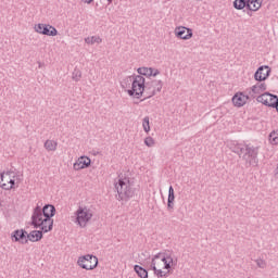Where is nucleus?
<instances>
[{"label": "nucleus", "mask_w": 278, "mask_h": 278, "mask_svg": "<svg viewBox=\"0 0 278 278\" xmlns=\"http://www.w3.org/2000/svg\"><path fill=\"white\" fill-rule=\"evenodd\" d=\"M126 92L129 97H135V99H140V97H144V99H151V97H155L157 92H162V80H150L146 81L143 76H129L122 83V88H128Z\"/></svg>", "instance_id": "1"}, {"label": "nucleus", "mask_w": 278, "mask_h": 278, "mask_svg": "<svg viewBox=\"0 0 278 278\" xmlns=\"http://www.w3.org/2000/svg\"><path fill=\"white\" fill-rule=\"evenodd\" d=\"M230 151L236 153L245 162L247 166H257L260 159L257 155L260 153V148L254 146H249L244 143L232 142L229 146Z\"/></svg>", "instance_id": "2"}, {"label": "nucleus", "mask_w": 278, "mask_h": 278, "mask_svg": "<svg viewBox=\"0 0 278 278\" xmlns=\"http://www.w3.org/2000/svg\"><path fill=\"white\" fill-rule=\"evenodd\" d=\"M30 225L34 229H40L43 233H49V231L53 230V219L45 222V217H42V207L38 204L33 211Z\"/></svg>", "instance_id": "3"}, {"label": "nucleus", "mask_w": 278, "mask_h": 278, "mask_svg": "<svg viewBox=\"0 0 278 278\" xmlns=\"http://www.w3.org/2000/svg\"><path fill=\"white\" fill-rule=\"evenodd\" d=\"M115 190L118 201H129V199L134 197V187H131V181L127 177L119 178L118 181L115 182Z\"/></svg>", "instance_id": "4"}, {"label": "nucleus", "mask_w": 278, "mask_h": 278, "mask_svg": "<svg viewBox=\"0 0 278 278\" xmlns=\"http://www.w3.org/2000/svg\"><path fill=\"white\" fill-rule=\"evenodd\" d=\"M159 262H162L164 264L165 270H170L173 266H177V261L173 260V257L170 256V253L160 252L156 255H154L150 265V268L154 270V273H157Z\"/></svg>", "instance_id": "5"}, {"label": "nucleus", "mask_w": 278, "mask_h": 278, "mask_svg": "<svg viewBox=\"0 0 278 278\" xmlns=\"http://www.w3.org/2000/svg\"><path fill=\"white\" fill-rule=\"evenodd\" d=\"M92 220V211L87 206H79L76 211V223L84 228Z\"/></svg>", "instance_id": "6"}, {"label": "nucleus", "mask_w": 278, "mask_h": 278, "mask_svg": "<svg viewBox=\"0 0 278 278\" xmlns=\"http://www.w3.org/2000/svg\"><path fill=\"white\" fill-rule=\"evenodd\" d=\"M80 268L84 270H94L99 266V258L92 254L80 256L77 262Z\"/></svg>", "instance_id": "7"}, {"label": "nucleus", "mask_w": 278, "mask_h": 278, "mask_svg": "<svg viewBox=\"0 0 278 278\" xmlns=\"http://www.w3.org/2000/svg\"><path fill=\"white\" fill-rule=\"evenodd\" d=\"M35 31L42 36H58V29L50 24H37L35 25Z\"/></svg>", "instance_id": "8"}, {"label": "nucleus", "mask_w": 278, "mask_h": 278, "mask_svg": "<svg viewBox=\"0 0 278 278\" xmlns=\"http://www.w3.org/2000/svg\"><path fill=\"white\" fill-rule=\"evenodd\" d=\"M277 94H273L270 92L262 93L256 98V101L258 103H263V105H266L267 108H275L274 103H277Z\"/></svg>", "instance_id": "9"}, {"label": "nucleus", "mask_w": 278, "mask_h": 278, "mask_svg": "<svg viewBox=\"0 0 278 278\" xmlns=\"http://www.w3.org/2000/svg\"><path fill=\"white\" fill-rule=\"evenodd\" d=\"M271 70L267 65L260 66L254 73L255 81H266L270 77Z\"/></svg>", "instance_id": "10"}, {"label": "nucleus", "mask_w": 278, "mask_h": 278, "mask_svg": "<svg viewBox=\"0 0 278 278\" xmlns=\"http://www.w3.org/2000/svg\"><path fill=\"white\" fill-rule=\"evenodd\" d=\"M12 242H20V244H27V231L25 229L14 230L11 235Z\"/></svg>", "instance_id": "11"}, {"label": "nucleus", "mask_w": 278, "mask_h": 278, "mask_svg": "<svg viewBox=\"0 0 278 278\" xmlns=\"http://www.w3.org/2000/svg\"><path fill=\"white\" fill-rule=\"evenodd\" d=\"M175 36L176 38H180V40H190L192 38V28L178 26L175 28Z\"/></svg>", "instance_id": "12"}, {"label": "nucleus", "mask_w": 278, "mask_h": 278, "mask_svg": "<svg viewBox=\"0 0 278 278\" xmlns=\"http://www.w3.org/2000/svg\"><path fill=\"white\" fill-rule=\"evenodd\" d=\"M41 216L42 218H45L46 223H49L50 219H53V217L55 216V206L52 204H46L41 208Z\"/></svg>", "instance_id": "13"}, {"label": "nucleus", "mask_w": 278, "mask_h": 278, "mask_svg": "<svg viewBox=\"0 0 278 278\" xmlns=\"http://www.w3.org/2000/svg\"><path fill=\"white\" fill-rule=\"evenodd\" d=\"M249 99H251V94H244L242 92L240 93H236L232 97V103L233 105H236V108H242L243 105L247 104V102L249 101Z\"/></svg>", "instance_id": "14"}, {"label": "nucleus", "mask_w": 278, "mask_h": 278, "mask_svg": "<svg viewBox=\"0 0 278 278\" xmlns=\"http://www.w3.org/2000/svg\"><path fill=\"white\" fill-rule=\"evenodd\" d=\"M90 164H92V161L88 156H80L78 160L74 163V170H81L84 168H89Z\"/></svg>", "instance_id": "15"}, {"label": "nucleus", "mask_w": 278, "mask_h": 278, "mask_svg": "<svg viewBox=\"0 0 278 278\" xmlns=\"http://www.w3.org/2000/svg\"><path fill=\"white\" fill-rule=\"evenodd\" d=\"M266 90V83H257L256 85L252 86L249 94L252 99H255L257 96L255 94H262Z\"/></svg>", "instance_id": "16"}, {"label": "nucleus", "mask_w": 278, "mask_h": 278, "mask_svg": "<svg viewBox=\"0 0 278 278\" xmlns=\"http://www.w3.org/2000/svg\"><path fill=\"white\" fill-rule=\"evenodd\" d=\"M167 210L168 212H173V210H175V189L173 186L168 189Z\"/></svg>", "instance_id": "17"}, {"label": "nucleus", "mask_w": 278, "mask_h": 278, "mask_svg": "<svg viewBox=\"0 0 278 278\" xmlns=\"http://www.w3.org/2000/svg\"><path fill=\"white\" fill-rule=\"evenodd\" d=\"M42 230H33L26 235V238L30 242H40L42 240Z\"/></svg>", "instance_id": "18"}, {"label": "nucleus", "mask_w": 278, "mask_h": 278, "mask_svg": "<svg viewBox=\"0 0 278 278\" xmlns=\"http://www.w3.org/2000/svg\"><path fill=\"white\" fill-rule=\"evenodd\" d=\"M11 178L16 179V175L13 170L0 174V186L1 184H10Z\"/></svg>", "instance_id": "19"}, {"label": "nucleus", "mask_w": 278, "mask_h": 278, "mask_svg": "<svg viewBox=\"0 0 278 278\" xmlns=\"http://www.w3.org/2000/svg\"><path fill=\"white\" fill-rule=\"evenodd\" d=\"M250 1L249 0H235L233 1V8L235 10H244V8H247V10L251 9V4H249Z\"/></svg>", "instance_id": "20"}, {"label": "nucleus", "mask_w": 278, "mask_h": 278, "mask_svg": "<svg viewBox=\"0 0 278 278\" xmlns=\"http://www.w3.org/2000/svg\"><path fill=\"white\" fill-rule=\"evenodd\" d=\"M134 270L138 275V277H140V278H149V271L144 267H142V266L135 265L134 266Z\"/></svg>", "instance_id": "21"}, {"label": "nucleus", "mask_w": 278, "mask_h": 278, "mask_svg": "<svg viewBox=\"0 0 278 278\" xmlns=\"http://www.w3.org/2000/svg\"><path fill=\"white\" fill-rule=\"evenodd\" d=\"M138 74L140 77H142V75L144 77H151L152 73H153V67H139L137 70Z\"/></svg>", "instance_id": "22"}, {"label": "nucleus", "mask_w": 278, "mask_h": 278, "mask_svg": "<svg viewBox=\"0 0 278 278\" xmlns=\"http://www.w3.org/2000/svg\"><path fill=\"white\" fill-rule=\"evenodd\" d=\"M15 186H16V179L14 178H11L9 180V184L3 182L0 185L2 190H14V188H16Z\"/></svg>", "instance_id": "23"}, {"label": "nucleus", "mask_w": 278, "mask_h": 278, "mask_svg": "<svg viewBox=\"0 0 278 278\" xmlns=\"http://www.w3.org/2000/svg\"><path fill=\"white\" fill-rule=\"evenodd\" d=\"M85 42L87 45H101V42H103V39H101V37L92 36L85 38Z\"/></svg>", "instance_id": "24"}, {"label": "nucleus", "mask_w": 278, "mask_h": 278, "mask_svg": "<svg viewBox=\"0 0 278 278\" xmlns=\"http://www.w3.org/2000/svg\"><path fill=\"white\" fill-rule=\"evenodd\" d=\"M45 149H47V151H55L58 149V142L53 140H47L45 142Z\"/></svg>", "instance_id": "25"}, {"label": "nucleus", "mask_w": 278, "mask_h": 278, "mask_svg": "<svg viewBox=\"0 0 278 278\" xmlns=\"http://www.w3.org/2000/svg\"><path fill=\"white\" fill-rule=\"evenodd\" d=\"M142 127H143V130L146 131V134H149V131H151V125L149 123V116H146L143 118Z\"/></svg>", "instance_id": "26"}, {"label": "nucleus", "mask_w": 278, "mask_h": 278, "mask_svg": "<svg viewBox=\"0 0 278 278\" xmlns=\"http://www.w3.org/2000/svg\"><path fill=\"white\" fill-rule=\"evenodd\" d=\"M269 140L273 144H278V130H274L269 134Z\"/></svg>", "instance_id": "27"}, {"label": "nucleus", "mask_w": 278, "mask_h": 278, "mask_svg": "<svg viewBox=\"0 0 278 278\" xmlns=\"http://www.w3.org/2000/svg\"><path fill=\"white\" fill-rule=\"evenodd\" d=\"M72 79H74V81H79V79H81V71L74 70L72 74Z\"/></svg>", "instance_id": "28"}, {"label": "nucleus", "mask_w": 278, "mask_h": 278, "mask_svg": "<svg viewBox=\"0 0 278 278\" xmlns=\"http://www.w3.org/2000/svg\"><path fill=\"white\" fill-rule=\"evenodd\" d=\"M154 144H155V140L152 139V137H147V138L144 139V146H146V147H153Z\"/></svg>", "instance_id": "29"}, {"label": "nucleus", "mask_w": 278, "mask_h": 278, "mask_svg": "<svg viewBox=\"0 0 278 278\" xmlns=\"http://www.w3.org/2000/svg\"><path fill=\"white\" fill-rule=\"evenodd\" d=\"M255 263L258 266V268H264L266 266V261L262 258L256 260Z\"/></svg>", "instance_id": "30"}, {"label": "nucleus", "mask_w": 278, "mask_h": 278, "mask_svg": "<svg viewBox=\"0 0 278 278\" xmlns=\"http://www.w3.org/2000/svg\"><path fill=\"white\" fill-rule=\"evenodd\" d=\"M154 275H156L157 278H163V277H164V270H162V269H156V271L154 273Z\"/></svg>", "instance_id": "31"}, {"label": "nucleus", "mask_w": 278, "mask_h": 278, "mask_svg": "<svg viewBox=\"0 0 278 278\" xmlns=\"http://www.w3.org/2000/svg\"><path fill=\"white\" fill-rule=\"evenodd\" d=\"M157 75H160V70L153 68V72H152V74H151V77H157Z\"/></svg>", "instance_id": "32"}, {"label": "nucleus", "mask_w": 278, "mask_h": 278, "mask_svg": "<svg viewBox=\"0 0 278 278\" xmlns=\"http://www.w3.org/2000/svg\"><path fill=\"white\" fill-rule=\"evenodd\" d=\"M274 109L278 112V98L276 100V103L273 104Z\"/></svg>", "instance_id": "33"}, {"label": "nucleus", "mask_w": 278, "mask_h": 278, "mask_svg": "<svg viewBox=\"0 0 278 278\" xmlns=\"http://www.w3.org/2000/svg\"><path fill=\"white\" fill-rule=\"evenodd\" d=\"M170 271H163V277H168Z\"/></svg>", "instance_id": "34"}, {"label": "nucleus", "mask_w": 278, "mask_h": 278, "mask_svg": "<svg viewBox=\"0 0 278 278\" xmlns=\"http://www.w3.org/2000/svg\"><path fill=\"white\" fill-rule=\"evenodd\" d=\"M94 0H86L85 3H92Z\"/></svg>", "instance_id": "35"}, {"label": "nucleus", "mask_w": 278, "mask_h": 278, "mask_svg": "<svg viewBox=\"0 0 278 278\" xmlns=\"http://www.w3.org/2000/svg\"><path fill=\"white\" fill-rule=\"evenodd\" d=\"M113 0H108L109 3H112Z\"/></svg>", "instance_id": "36"}, {"label": "nucleus", "mask_w": 278, "mask_h": 278, "mask_svg": "<svg viewBox=\"0 0 278 278\" xmlns=\"http://www.w3.org/2000/svg\"><path fill=\"white\" fill-rule=\"evenodd\" d=\"M198 1H201V0H198Z\"/></svg>", "instance_id": "37"}]
</instances>
